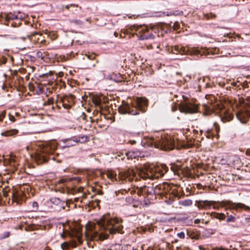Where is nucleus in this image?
<instances>
[{"label":"nucleus","mask_w":250,"mask_h":250,"mask_svg":"<svg viewBox=\"0 0 250 250\" xmlns=\"http://www.w3.org/2000/svg\"><path fill=\"white\" fill-rule=\"evenodd\" d=\"M179 204L183 206H190L192 204V200L190 199H186L179 202Z\"/></svg>","instance_id":"nucleus-26"},{"label":"nucleus","mask_w":250,"mask_h":250,"mask_svg":"<svg viewBox=\"0 0 250 250\" xmlns=\"http://www.w3.org/2000/svg\"><path fill=\"white\" fill-rule=\"evenodd\" d=\"M6 115V111H3L0 114V122H1L3 120V119L5 117Z\"/></svg>","instance_id":"nucleus-37"},{"label":"nucleus","mask_w":250,"mask_h":250,"mask_svg":"<svg viewBox=\"0 0 250 250\" xmlns=\"http://www.w3.org/2000/svg\"><path fill=\"white\" fill-rule=\"evenodd\" d=\"M21 19H22V18H20L18 19V20H16V21H12L11 23V26L13 27H17L20 26V25L21 24Z\"/></svg>","instance_id":"nucleus-28"},{"label":"nucleus","mask_w":250,"mask_h":250,"mask_svg":"<svg viewBox=\"0 0 250 250\" xmlns=\"http://www.w3.org/2000/svg\"><path fill=\"white\" fill-rule=\"evenodd\" d=\"M202 206L204 207L206 206H210V203L208 201H205L202 202V204H201Z\"/></svg>","instance_id":"nucleus-39"},{"label":"nucleus","mask_w":250,"mask_h":250,"mask_svg":"<svg viewBox=\"0 0 250 250\" xmlns=\"http://www.w3.org/2000/svg\"><path fill=\"white\" fill-rule=\"evenodd\" d=\"M176 24V22H175L174 24V26H175Z\"/></svg>","instance_id":"nucleus-58"},{"label":"nucleus","mask_w":250,"mask_h":250,"mask_svg":"<svg viewBox=\"0 0 250 250\" xmlns=\"http://www.w3.org/2000/svg\"><path fill=\"white\" fill-rule=\"evenodd\" d=\"M131 30L135 32L139 40H145L154 39V35L152 33V29H150L145 25H133Z\"/></svg>","instance_id":"nucleus-7"},{"label":"nucleus","mask_w":250,"mask_h":250,"mask_svg":"<svg viewBox=\"0 0 250 250\" xmlns=\"http://www.w3.org/2000/svg\"><path fill=\"white\" fill-rule=\"evenodd\" d=\"M140 154L138 152L130 151L125 153V155L128 159H133L139 156Z\"/></svg>","instance_id":"nucleus-20"},{"label":"nucleus","mask_w":250,"mask_h":250,"mask_svg":"<svg viewBox=\"0 0 250 250\" xmlns=\"http://www.w3.org/2000/svg\"><path fill=\"white\" fill-rule=\"evenodd\" d=\"M56 148L55 145L49 144L40 145L37 150L36 159L40 163L46 162L48 161V156L52 154Z\"/></svg>","instance_id":"nucleus-4"},{"label":"nucleus","mask_w":250,"mask_h":250,"mask_svg":"<svg viewBox=\"0 0 250 250\" xmlns=\"http://www.w3.org/2000/svg\"><path fill=\"white\" fill-rule=\"evenodd\" d=\"M60 101H57L56 102V106L59 108V109H60L61 108V107L62 105V104L60 103Z\"/></svg>","instance_id":"nucleus-44"},{"label":"nucleus","mask_w":250,"mask_h":250,"mask_svg":"<svg viewBox=\"0 0 250 250\" xmlns=\"http://www.w3.org/2000/svg\"><path fill=\"white\" fill-rule=\"evenodd\" d=\"M62 192H64V189H63Z\"/></svg>","instance_id":"nucleus-59"},{"label":"nucleus","mask_w":250,"mask_h":250,"mask_svg":"<svg viewBox=\"0 0 250 250\" xmlns=\"http://www.w3.org/2000/svg\"><path fill=\"white\" fill-rule=\"evenodd\" d=\"M155 194H161V191L164 190L165 187L164 183L163 184H159L158 185H156L155 187H153Z\"/></svg>","instance_id":"nucleus-21"},{"label":"nucleus","mask_w":250,"mask_h":250,"mask_svg":"<svg viewBox=\"0 0 250 250\" xmlns=\"http://www.w3.org/2000/svg\"><path fill=\"white\" fill-rule=\"evenodd\" d=\"M177 236L181 239H184L185 235L184 232H181L177 234Z\"/></svg>","instance_id":"nucleus-38"},{"label":"nucleus","mask_w":250,"mask_h":250,"mask_svg":"<svg viewBox=\"0 0 250 250\" xmlns=\"http://www.w3.org/2000/svg\"><path fill=\"white\" fill-rule=\"evenodd\" d=\"M47 102H48V104H53V102H54L53 99H49Z\"/></svg>","instance_id":"nucleus-46"},{"label":"nucleus","mask_w":250,"mask_h":250,"mask_svg":"<svg viewBox=\"0 0 250 250\" xmlns=\"http://www.w3.org/2000/svg\"><path fill=\"white\" fill-rule=\"evenodd\" d=\"M49 202L52 205V208L56 211H60L62 209H65V207L67 206V203L57 197L50 198Z\"/></svg>","instance_id":"nucleus-9"},{"label":"nucleus","mask_w":250,"mask_h":250,"mask_svg":"<svg viewBox=\"0 0 250 250\" xmlns=\"http://www.w3.org/2000/svg\"><path fill=\"white\" fill-rule=\"evenodd\" d=\"M239 109L236 113L237 119L243 124L247 122L250 117V102L239 98Z\"/></svg>","instance_id":"nucleus-5"},{"label":"nucleus","mask_w":250,"mask_h":250,"mask_svg":"<svg viewBox=\"0 0 250 250\" xmlns=\"http://www.w3.org/2000/svg\"><path fill=\"white\" fill-rule=\"evenodd\" d=\"M10 163L11 164L12 163H14V166H15V163H16V161L15 160V158H14L13 156H11L10 157Z\"/></svg>","instance_id":"nucleus-41"},{"label":"nucleus","mask_w":250,"mask_h":250,"mask_svg":"<svg viewBox=\"0 0 250 250\" xmlns=\"http://www.w3.org/2000/svg\"><path fill=\"white\" fill-rule=\"evenodd\" d=\"M8 116H9V120L10 121H11L12 122H15V117H14V116L13 115H12L10 114H9Z\"/></svg>","instance_id":"nucleus-43"},{"label":"nucleus","mask_w":250,"mask_h":250,"mask_svg":"<svg viewBox=\"0 0 250 250\" xmlns=\"http://www.w3.org/2000/svg\"><path fill=\"white\" fill-rule=\"evenodd\" d=\"M19 18L18 15L12 13H9L6 15L5 18L4 24L9 25V23L11 21L18 20Z\"/></svg>","instance_id":"nucleus-16"},{"label":"nucleus","mask_w":250,"mask_h":250,"mask_svg":"<svg viewBox=\"0 0 250 250\" xmlns=\"http://www.w3.org/2000/svg\"><path fill=\"white\" fill-rule=\"evenodd\" d=\"M171 51L173 54L182 55H192L200 54L201 55H207L209 54V52L208 49H201L200 50L196 48H189L179 45H175L172 47Z\"/></svg>","instance_id":"nucleus-8"},{"label":"nucleus","mask_w":250,"mask_h":250,"mask_svg":"<svg viewBox=\"0 0 250 250\" xmlns=\"http://www.w3.org/2000/svg\"><path fill=\"white\" fill-rule=\"evenodd\" d=\"M246 154L247 156H250V148H248L247 149L246 151Z\"/></svg>","instance_id":"nucleus-48"},{"label":"nucleus","mask_w":250,"mask_h":250,"mask_svg":"<svg viewBox=\"0 0 250 250\" xmlns=\"http://www.w3.org/2000/svg\"><path fill=\"white\" fill-rule=\"evenodd\" d=\"M200 222V220L199 219H195L194 220V223L195 224H198Z\"/></svg>","instance_id":"nucleus-50"},{"label":"nucleus","mask_w":250,"mask_h":250,"mask_svg":"<svg viewBox=\"0 0 250 250\" xmlns=\"http://www.w3.org/2000/svg\"><path fill=\"white\" fill-rule=\"evenodd\" d=\"M71 22L77 25H81L82 24V21L78 20H73L71 21Z\"/></svg>","instance_id":"nucleus-36"},{"label":"nucleus","mask_w":250,"mask_h":250,"mask_svg":"<svg viewBox=\"0 0 250 250\" xmlns=\"http://www.w3.org/2000/svg\"><path fill=\"white\" fill-rule=\"evenodd\" d=\"M175 146L174 143L168 140H160L159 144H155V147L164 150L172 149Z\"/></svg>","instance_id":"nucleus-12"},{"label":"nucleus","mask_w":250,"mask_h":250,"mask_svg":"<svg viewBox=\"0 0 250 250\" xmlns=\"http://www.w3.org/2000/svg\"><path fill=\"white\" fill-rule=\"evenodd\" d=\"M134 199L131 197H128L127 198H126V202L128 203V204H131L132 203H133V202L134 201Z\"/></svg>","instance_id":"nucleus-35"},{"label":"nucleus","mask_w":250,"mask_h":250,"mask_svg":"<svg viewBox=\"0 0 250 250\" xmlns=\"http://www.w3.org/2000/svg\"><path fill=\"white\" fill-rule=\"evenodd\" d=\"M214 232H215V231H212V232H211V234H214Z\"/></svg>","instance_id":"nucleus-56"},{"label":"nucleus","mask_w":250,"mask_h":250,"mask_svg":"<svg viewBox=\"0 0 250 250\" xmlns=\"http://www.w3.org/2000/svg\"><path fill=\"white\" fill-rule=\"evenodd\" d=\"M227 222H234L235 221V217L232 215H229L227 219Z\"/></svg>","instance_id":"nucleus-33"},{"label":"nucleus","mask_w":250,"mask_h":250,"mask_svg":"<svg viewBox=\"0 0 250 250\" xmlns=\"http://www.w3.org/2000/svg\"><path fill=\"white\" fill-rule=\"evenodd\" d=\"M3 158V156L0 155V161H1Z\"/></svg>","instance_id":"nucleus-54"},{"label":"nucleus","mask_w":250,"mask_h":250,"mask_svg":"<svg viewBox=\"0 0 250 250\" xmlns=\"http://www.w3.org/2000/svg\"><path fill=\"white\" fill-rule=\"evenodd\" d=\"M94 104L96 106H100L101 103V101L98 98H95L93 99Z\"/></svg>","instance_id":"nucleus-32"},{"label":"nucleus","mask_w":250,"mask_h":250,"mask_svg":"<svg viewBox=\"0 0 250 250\" xmlns=\"http://www.w3.org/2000/svg\"><path fill=\"white\" fill-rule=\"evenodd\" d=\"M187 235L192 239L197 240L199 238L200 233L197 231L188 230L187 231Z\"/></svg>","instance_id":"nucleus-18"},{"label":"nucleus","mask_w":250,"mask_h":250,"mask_svg":"<svg viewBox=\"0 0 250 250\" xmlns=\"http://www.w3.org/2000/svg\"><path fill=\"white\" fill-rule=\"evenodd\" d=\"M63 142L64 143V145L62 147L64 148L73 146L77 144V141L76 140H75L74 137L65 139L63 140Z\"/></svg>","instance_id":"nucleus-17"},{"label":"nucleus","mask_w":250,"mask_h":250,"mask_svg":"<svg viewBox=\"0 0 250 250\" xmlns=\"http://www.w3.org/2000/svg\"><path fill=\"white\" fill-rule=\"evenodd\" d=\"M8 196V193L6 188H0V204L2 200V197H7Z\"/></svg>","instance_id":"nucleus-24"},{"label":"nucleus","mask_w":250,"mask_h":250,"mask_svg":"<svg viewBox=\"0 0 250 250\" xmlns=\"http://www.w3.org/2000/svg\"><path fill=\"white\" fill-rule=\"evenodd\" d=\"M61 247L63 250H65L68 248V245L67 243L65 242L61 245Z\"/></svg>","instance_id":"nucleus-40"},{"label":"nucleus","mask_w":250,"mask_h":250,"mask_svg":"<svg viewBox=\"0 0 250 250\" xmlns=\"http://www.w3.org/2000/svg\"><path fill=\"white\" fill-rule=\"evenodd\" d=\"M147 105V100L145 98H137L130 104L124 102L119 107L118 110L122 114H128L136 115L139 114V111L145 112Z\"/></svg>","instance_id":"nucleus-2"},{"label":"nucleus","mask_w":250,"mask_h":250,"mask_svg":"<svg viewBox=\"0 0 250 250\" xmlns=\"http://www.w3.org/2000/svg\"><path fill=\"white\" fill-rule=\"evenodd\" d=\"M154 48V44H150L147 46L148 49H153Z\"/></svg>","instance_id":"nucleus-49"},{"label":"nucleus","mask_w":250,"mask_h":250,"mask_svg":"<svg viewBox=\"0 0 250 250\" xmlns=\"http://www.w3.org/2000/svg\"><path fill=\"white\" fill-rule=\"evenodd\" d=\"M222 121L224 123L229 122L232 120L233 116L226 110L223 111L220 115Z\"/></svg>","instance_id":"nucleus-15"},{"label":"nucleus","mask_w":250,"mask_h":250,"mask_svg":"<svg viewBox=\"0 0 250 250\" xmlns=\"http://www.w3.org/2000/svg\"><path fill=\"white\" fill-rule=\"evenodd\" d=\"M180 110L181 112L193 114L198 112L197 107L189 103H185L179 107Z\"/></svg>","instance_id":"nucleus-10"},{"label":"nucleus","mask_w":250,"mask_h":250,"mask_svg":"<svg viewBox=\"0 0 250 250\" xmlns=\"http://www.w3.org/2000/svg\"><path fill=\"white\" fill-rule=\"evenodd\" d=\"M74 96L65 95L60 98V103L65 109H69L74 104Z\"/></svg>","instance_id":"nucleus-11"},{"label":"nucleus","mask_w":250,"mask_h":250,"mask_svg":"<svg viewBox=\"0 0 250 250\" xmlns=\"http://www.w3.org/2000/svg\"><path fill=\"white\" fill-rule=\"evenodd\" d=\"M74 137L75 140H76L77 141V144L78 143H83L88 141V140L87 136L85 135H83L78 137Z\"/></svg>","instance_id":"nucleus-23"},{"label":"nucleus","mask_w":250,"mask_h":250,"mask_svg":"<svg viewBox=\"0 0 250 250\" xmlns=\"http://www.w3.org/2000/svg\"><path fill=\"white\" fill-rule=\"evenodd\" d=\"M52 108L53 109H54V106H53L52 107Z\"/></svg>","instance_id":"nucleus-60"},{"label":"nucleus","mask_w":250,"mask_h":250,"mask_svg":"<svg viewBox=\"0 0 250 250\" xmlns=\"http://www.w3.org/2000/svg\"><path fill=\"white\" fill-rule=\"evenodd\" d=\"M98 62H99L98 60H96L95 62L92 64V66L95 67L96 66V63H97Z\"/></svg>","instance_id":"nucleus-51"},{"label":"nucleus","mask_w":250,"mask_h":250,"mask_svg":"<svg viewBox=\"0 0 250 250\" xmlns=\"http://www.w3.org/2000/svg\"><path fill=\"white\" fill-rule=\"evenodd\" d=\"M216 250H227L225 249L224 248H217L216 249Z\"/></svg>","instance_id":"nucleus-52"},{"label":"nucleus","mask_w":250,"mask_h":250,"mask_svg":"<svg viewBox=\"0 0 250 250\" xmlns=\"http://www.w3.org/2000/svg\"><path fill=\"white\" fill-rule=\"evenodd\" d=\"M212 218H215L219 220H224L225 218V215L223 213L212 212L211 214Z\"/></svg>","instance_id":"nucleus-22"},{"label":"nucleus","mask_w":250,"mask_h":250,"mask_svg":"<svg viewBox=\"0 0 250 250\" xmlns=\"http://www.w3.org/2000/svg\"><path fill=\"white\" fill-rule=\"evenodd\" d=\"M156 47L157 48H159V45H156Z\"/></svg>","instance_id":"nucleus-57"},{"label":"nucleus","mask_w":250,"mask_h":250,"mask_svg":"<svg viewBox=\"0 0 250 250\" xmlns=\"http://www.w3.org/2000/svg\"><path fill=\"white\" fill-rule=\"evenodd\" d=\"M48 55V53L47 52H42L41 51H38L36 53L37 57L41 58L42 60H44L45 58Z\"/></svg>","instance_id":"nucleus-27"},{"label":"nucleus","mask_w":250,"mask_h":250,"mask_svg":"<svg viewBox=\"0 0 250 250\" xmlns=\"http://www.w3.org/2000/svg\"><path fill=\"white\" fill-rule=\"evenodd\" d=\"M123 228L122 221L118 218L111 217L109 215H103L97 221V225L95 227V229H98L99 230L97 234L103 240L107 239L110 234L121 233Z\"/></svg>","instance_id":"nucleus-1"},{"label":"nucleus","mask_w":250,"mask_h":250,"mask_svg":"<svg viewBox=\"0 0 250 250\" xmlns=\"http://www.w3.org/2000/svg\"><path fill=\"white\" fill-rule=\"evenodd\" d=\"M107 177L112 181H121L123 183L128 181L131 182L133 180L134 173L132 170H128L119 173V175L112 171L108 170L106 173Z\"/></svg>","instance_id":"nucleus-6"},{"label":"nucleus","mask_w":250,"mask_h":250,"mask_svg":"<svg viewBox=\"0 0 250 250\" xmlns=\"http://www.w3.org/2000/svg\"><path fill=\"white\" fill-rule=\"evenodd\" d=\"M39 209V205L37 202H33L32 203V210L37 211Z\"/></svg>","instance_id":"nucleus-29"},{"label":"nucleus","mask_w":250,"mask_h":250,"mask_svg":"<svg viewBox=\"0 0 250 250\" xmlns=\"http://www.w3.org/2000/svg\"><path fill=\"white\" fill-rule=\"evenodd\" d=\"M208 223V221H206L205 223L207 224Z\"/></svg>","instance_id":"nucleus-61"},{"label":"nucleus","mask_w":250,"mask_h":250,"mask_svg":"<svg viewBox=\"0 0 250 250\" xmlns=\"http://www.w3.org/2000/svg\"><path fill=\"white\" fill-rule=\"evenodd\" d=\"M154 191V190L153 187H144V188L143 189V192L148 194H155V192Z\"/></svg>","instance_id":"nucleus-25"},{"label":"nucleus","mask_w":250,"mask_h":250,"mask_svg":"<svg viewBox=\"0 0 250 250\" xmlns=\"http://www.w3.org/2000/svg\"><path fill=\"white\" fill-rule=\"evenodd\" d=\"M11 194H12V197H13V198H15V196H14V193H13V192H12Z\"/></svg>","instance_id":"nucleus-55"},{"label":"nucleus","mask_w":250,"mask_h":250,"mask_svg":"<svg viewBox=\"0 0 250 250\" xmlns=\"http://www.w3.org/2000/svg\"><path fill=\"white\" fill-rule=\"evenodd\" d=\"M69 227V230H66L65 229H63V232L61 234V236L62 238H64L66 235H69L70 237H78L77 236L79 230L78 229H75L74 228H72L70 226Z\"/></svg>","instance_id":"nucleus-13"},{"label":"nucleus","mask_w":250,"mask_h":250,"mask_svg":"<svg viewBox=\"0 0 250 250\" xmlns=\"http://www.w3.org/2000/svg\"><path fill=\"white\" fill-rule=\"evenodd\" d=\"M85 56L89 60H94L96 59V55L94 53H89L88 54H85Z\"/></svg>","instance_id":"nucleus-31"},{"label":"nucleus","mask_w":250,"mask_h":250,"mask_svg":"<svg viewBox=\"0 0 250 250\" xmlns=\"http://www.w3.org/2000/svg\"><path fill=\"white\" fill-rule=\"evenodd\" d=\"M227 205L229 206V208L230 209H235L237 210L238 208H243L245 210H250V207L247 206L242 203H232V202H229L227 204Z\"/></svg>","instance_id":"nucleus-14"},{"label":"nucleus","mask_w":250,"mask_h":250,"mask_svg":"<svg viewBox=\"0 0 250 250\" xmlns=\"http://www.w3.org/2000/svg\"><path fill=\"white\" fill-rule=\"evenodd\" d=\"M114 36L116 37H117L118 36V33H117L116 32H115L114 33Z\"/></svg>","instance_id":"nucleus-53"},{"label":"nucleus","mask_w":250,"mask_h":250,"mask_svg":"<svg viewBox=\"0 0 250 250\" xmlns=\"http://www.w3.org/2000/svg\"><path fill=\"white\" fill-rule=\"evenodd\" d=\"M204 17L205 18L208 20L209 19H214L216 18V16L214 14L210 13L209 14H205Z\"/></svg>","instance_id":"nucleus-30"},{"label":"nucleus","mask_w":250,"mask_h":250,"mask_svg":"<svg viewBox=\"0 0 250 250\" xmlns=\"http://www.w3.org/2000/svg\"><path fill=\"white\" fill-rule=\"evenodd\" d=\"M131 204H132V206L134 208H137L138 207H139V205H141V203H140V202H139L137 200H135L134 199V201L133 202V203H132Z\"/></svg>","instance_id":"nucleus-34"},{"label":"nucleus","mask_w":250,"mask_h":250,"mask_svg":"<svg viewBox=\"0 0 250 250\" xmlns=\"http://www.w3.org/2000/svg\"><path fill=\"white\" fill-rule=\"evenodd\" d=\"M77 5H76L74 4H70V5H67L65 6V8L66 9H69V8L70 7H77Z\"/></svg>","instance_id":"nucleus-42"},{"label":"nucleus","mask_w":250,"mask_h":250,"mask_svg":"<svg viewBox=\"0 0 250 250\" xmlns=\"http://www.w3.org/2000/svg\"><path fill=\"white\" fill-rule=\"evenodd\" d=\"M65 182V180L64 179H60L58 181V184H62L63 183H64Z\"/></svg>","instance_id":"nucleus-47"},{"label":"nucleus","mask_w":250,"mask_h":250,"mask_svg":"<svg viewBox=\"0 0 250 250\" xmlns=\"http://www.w3.org/2000/svg\"><path fill=\"white\" fill-rule=\"evenodd\" d=\"M128 143H129L131 145H134L136 143V141L135 140H129L128 142Z\"/></svg>","instance_id":"nucleus-45"},{"label":"nucleus","mask_w":250,"mask_h":250,"mask_svg":"<svg viewBox=\"0 0 250 250\" xmlns=\"http://www.w3.org/2000/svg\"><path fill=\"white\" fill-rule=\"evenodd\" d=\"M18 133V130L16 129H10L6 130L1 133V135L3 136H12L17 134Z\"/></svg>","instance_id":"nucleus-19"},{"label":"nucleus","mask_w":250,"mask_h":250,"mask_svg":"<svg viewBox=\"0 0 250 250\" xmlns=\"http://www.w3.org/2000/svg\"><path fill=\"white\" fill-rule=\"evenodd\" d=\"M168 170V167L165 165H162L160 167L147 168L145 170L141 171L140 176L143 179H158L167 172Z\"/></svg>","instance_id":"nucleus-3"}]
</instances>
